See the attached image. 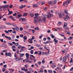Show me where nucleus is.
Wrapping results in <instances>:
<instances>
[{"label":"nucleus","mask_w":73,"mask_h":73,"mask_svg":"<svg viewBox=\"0 0 73 73\" xmlns=\"http://www.w3.org/2000/svg\"><path fill=\"white\" fill-rule=\"evenodd\" d=\"M35 17H34V19H35L34 20V22L35 23H37L38 22V21H37V18H38V14H37V13H35Z\"/></svg>","instance_id":"nucleus-1"},{"label":"nucleus","mask_w":73,"mask_h":73,"mask_svg":"<svg viewBox=\"0 0 73 73\" xmlns=\"http://www.w3.org/2000/svg\"><path fill=\"white\" fill-rule=\"evenodd\" d=\"M57 3V1L55 0L53 1H50L48 2V4L50 5H53L54 4H56Z\"/></svg>","instance_id":"nucleus-2"},{"label":"nucleus","mask_w":73,"mask_h":73,"mask_svg":"<svg viewBox=\"0 0 73 73\" xmlns=\"http://www.w3.org/2000/svg\"><path fill=\"white\" fill-rule=\"evenodd\" d=\"M71 2V0H67L66 2H64L63 4V5H68Z\"/></svg>","instance_id":"nucleus-3"},{"label":"nucleus","mask_w":73,"mask_h":73,"mask_svg":"<svg viewBox=\"0 0 73 73\" xmlns=\"http://www.w3.org/2000/svg\"><path fill=\"white\" fill-rule=\"evenodd\" d=\"M49 15L47 16V18L49 19H50L52 17H53V15L52 14H50L48 12Z\"/></svg>","instance_id":"nucleus-4"},{"label":"nucleus","mask_w":73,"mask_h":73,"mask_svg":"<svg viewBox=\"0 0 73 73\" xmlns=\"http://www.w3.org/2000/svg\"><path fill=\"white\" fill-rule=\"evenodd\" d=\"M37 20L39 23H42V19H41V18L39 17H38Z\"/></svg>","instance_id":"nucleus-5"},{"label":"nucleus","mask_w":73,"mask_h":73,"mask_svg":"<svg viewBox=\"0 0 73 73\" xmlns=\"http://www.w3.org/2000/svg\"><path fill=\"white\" fill-rule=\"evenodd\" d=\"M19 20L20 21H22V22H25L26 21L25 19V18H21Z\"/></svg>","instance_id":"nucleus-6"},{"label":"nucleus","mask_w":73,"mask_h":73,"mask_svg":"<svg viewBox=\"0 0 73 73\" xmlns=\"http://www.w3.org/2000/svg\"><path fill=\"white\" fill-rule=\"evenodd\" d=\"M66 17H65L64 18V20L65 21H67L68 20V18L69 19H70V17H69V16L68 15H66Z\"/></svg>","instance_id":"nucleus-7"},{"label":"nucleus","mask_w":73,"mask_h":73,"mask_svg":"<svg viewBox=\"0 0 73 73\" xmlns=\"http://www.w3.org/2000/svg\"><path fill=\"white\" fill-rule=\"evenodd\" d=\"M3 8V10H5L7 8L6 7H5V6H1V7H0V8Z\"/></svg>","instance_id":"nucleus-8"},{"label":"nucleus","mask_w":73,"mask_h":73,"mask_svg":"<svg viewBox=\"0 0 73 73\" xmlns=\"http://www.w3.org/2000/svg\"><path fill=\"white\" fill-rule=\"evenodd\" d=\"M54 42H55V44H56L58 42V41L57 40H56V38H54Z\"/></svg>","instance_id":"nucleus-9"},{"label":"nucleus","mask_w":73,"mask_h":73,"mask_svg":"<svg viewBox=\"0 0 73 73\" xmlns=\"http://www.w3.org/2000/svg\"><path fill=\"white\" fill-rule=\"evenodd\" d=\"M67 58L66 57V56H64L63 57V61L65 62V61H66V60H67Z\"/></svg>","instance_id":"nucleus-10"},{"label":"nucleus","mask_w":73,"mask_h":73,"mask_svg":"<svg viewBox=\"0 0 73 73\" xmlns=\"http://www.w3.org/2000/svg\"><path fill=\"white\" fill-rule=\"evenodd\" d=\"M42 20H43V21H44V23H46V18L45 17H44L42 18Z\"/></svg>","instance_id":"nucleus-11"},{"label":"nucleus","mask_w":73,"mask_h":73,"mask_svg":"<svg viewBox=\"0 0 73 73\" xmlns=\"http://www.w3.org/2000/svg\"><path fill=\"white\" fill-rule=\"evenodd\" d=\"M26 58H29V54L28 53H27L26 54Z\"/></svg>","instance_id":"nucleus-12"},{"label":"nucleus","mask_w":73,"mask_h":73,"mask_svg":"<svg viewBox=\"0 0 73 73\" xmlns=\"http://www.w3.org/2000/svg\"><path fill=\"white\" fill-rule=\"evenodd\" d=\"M54 67H56V66L54 65V64L53 63L52 64V68L53 69H54Z\"/></svg>","instance_id":"nucleus-13"},{"label":"nucleus","mask_w":73,"mask_h":73,"mask_svg":"<svg viewBox=\"0 0 73 73\" xmlns=\"http://www.w3.org/2000/svg\"><path fill=\"white\" fill-rule=\"evenodd\" d=\"M5 38H8V40H11V37H10V36L8 37L7 36H5Z\"/></svg>","instance_id":"nucleus-14"},{"label":"nucleus","mask_w":73,"mask_h":73,"mask_svg":"<svg viewBox=\"0 0 73 73\" xmlns=\"http://www.w3.org/2000/svg\"><path fill=\"white\" fill-rule=\"evenodd\" d=\"M15 59L16 61H19L20 60H22V59H19V58H15Z\"/></svg>","instance_id":"nucleus-15"},{"label":"nucleus","mask_w":73,"mask_h":73,"mask_svg":"<svg viewBox=\"0 0 73 73\" xmlns=\"http://www.w3.org/2000/svg\"><path fill=\"white\" fill-rule=\"evenodd\" d=\"M10 18L11 19V20H13L14 21H16L15 19H13V17H12V16H10Z\"/></svg>","instance_id":"nucleus-16"},{"label":"nucleus","mask_w":73,"mask_h":73,"mask_svg":"<svg viewBox=\"0 0 73 73\" xmlns=\"http://www.w3.org/2000/svg\"><path fill=\"white\" fill-rule=\"evenodd\" d=\"M8 56H10V57H12V54L11 52H8Z\"/></svg>","instance_id":"nucleus-17"},{"label":"nucleus","mask_w":73,"mask_h":73,"mask_svg":"<svg viewBox=\"0 0 73 73\" xmlns=\"http://www.w3.org/2000/svg\"><path fill=\"white\" fill-rule=\"evenodd\" d=\"M13 13V12L12 11H10L9 12V13H8V15H11Z\"/></svg>","instance_id":"nucleus-18"},{"label":"nucleus","mask_w":73,"mask_h":73,"mask_svg":"<svg viewBox=\"0 0 73 73\" xmlns=\"http://www.w3.org/2000/svg\"><path fill=\"white\" fill-rule=\"evenodd\" d=\"M46 52H47V53H46V54H49V52H50V51H49V50L46 49Z\"/></svg>","instance_id":"nucleus-19"},{"label":"nucleus","mask_w":73,"mask_h":73,"mask_svg":"<svg viewBox=\"0 0 73 73\" xmlns=\"http://www.w3.org/2000/svg\"><path fill=\"white\" fill-rule=\"evenodd\" d=\"M68 11L67 10H64V13L66 14H67V15H69V13H68Z\"/></svg>","instance_id":"nucleus-20"},{"label":"nucleus","mask_w":73,"mask_h":73,"mask_svg":"<svg viewBox=\"0 0 73 73\" xmlns=\"http://www.w3.org/2000/svg\"><path fill=\"white\" fill-rule=\"evenodd\" d=\"M51 42H52V41H50L49 40L46 42V44H49Z\"/></svg>","instance_id":"nucleus-21"},{"label":"nucleus","mask_w":73,"mask_h":73,"mask_svg":"<svg viewBox=\"0 0 73 73\" xmlns=\"http://www.w3.org/2000/svg\"><path fill=\"white\" fill-rule=\"evenodd\" d=\"M67 26V23H65L64 24V28H65V27H66Z\"/></svg>","instance_id":"nucleus-22"},{"label":"nucleus","mask_w":73,"mask_h":73,"mask_svg":"<svg viewBox=\"0 0 73 73\" xmlns=\"http://www.w3.org/2000/svg\"><path fill=\"white\" fill-rule=\"evenodd\" d=\"M62 53H65L66 52V50H62Z\"/></svg>","instance_id":"nucleus-23"},{"label":"nucleus","mask_w":73,"mask_h":73,"mask_svg":"<svg viewBox=\"0 0 73 73\" xmlns=\"http://www.w3.org/2000/svg\"><path fill=\"white\" fill-rule=\"evenodd\" d=\"M67 57H66L67 58V59H68L69 58V57H70V54H68V55H67Z\"/></svg>","instance_id":"nucleus-24"},{"label":"nucleus","mask_w":73,"mask_h":73,"mask_svg":"<svg viewBox=\"0 0 73 73\" xmlns=\"http://www.w3.org/2000/svg\"><path fill=\"white\" fill-rule=\"evenodd\" d=\"M33 7H34V8H37V7H38V6H37L36 5H33Z\"/></svg>","instance_id":"nucleus-25"},{"label":"nucleus","mask_w":73,"mask_h":73,"mask_svg":"<svg viewBox=\"0 0 73 73\" xmlns=\"http://www.w3.org/2000/svg\"><path fill=\"white\" fill-rule=\"evenodd\" d=\"M30 15L32 17H34V14L33 13L30 14Z\"/></svg>","instance_id":"nucleus-26"},{"label":"nucleus","mask_w":73,"mask_h":73,"mask_svg":"<svg viewBox=\"0 0 73 73\" xmlns=\"http://www.w3.org/2000/svg\"><path fill=\"white\" fill-rule=\"evenodd\" d=\"M48 72L49 73H52V70H48Z\"/></svg>","instance_id":"nucleus-27"},{"label":"nucleus","mask_w":73,"mask_h":73,"mask_svg":"<svg viewBox=\"0 0 73 73\" xmlns=\"http://www.w3.org/2000/svg\"><path fill=\"white\" fill-rule=\"evenodd\" d=\"M15 29H16V30H17V32H18V31L19 30V27H16L15 28Z\"/></svg>","instance_id":"nucleus-28"},{"label":"nucleus","mask_w":73,"mask_h":73,"mask_svg":"<svg viewBox=\"0 0 73 73\" xmlns=\"http://www.w3.org/2000/svg\"><path fill=\"white\" fill-rule=\"evenodd\" d=\"M23 38L25 40H27V36H24L23 37Z\"/></svg>","instance_id":"nucleus-29"},{"label":"nucleus","mask_w":73,"mask_h":73,"mask_svg":"<svg viewBox=\"0 0 73 73\" xmlns=\"http://www.w3.org/2000/svg\"><path fill=\"white\" fill-rule=\"evenodd\" d=\"M51 36L52 38H54V36L53 35V34H51L50 35Z\"/></svg>","instance_id":"nucleus-30"},{"label":"nucleus","mask_w":73,"mask_h":73,"mask_svg":"<svg viewBox=\"0 0 73 73\" xmlns=\"http://www.w3.org/2000/svg\"><path fill=\"white\" fill-rule=\"evenodd\" d=\"M44 72V70H40L39 71H38V73H40V72Z\"/></svg>","instance_id":"nucleus-31"},{"label":"nucleus","mask_w":73,"mask_h":73,"mask_svg":"<svg viewBox=\"0 0 73 73\" xmlns=\"http://www.w3.org/2000/svg\"><path fill=\"white\" fill-rule=\"evenodd\" d=\"M23 56H24V54H20V57H23Z\"/></svg>","instance_id":"nucleus-32"},{"label":"nucleus","mask_w":73,"mask_h":73,"mask_svg":"<svg viewBox=\"0 0 73 73\" xmlns=\"http://www.w3.org/2000/svg\"><path fill=\"white\" fill-rule=\"evenodd\" d=\"M35 37H34V36H33L32 37V38L31 39H30V40H34V39H35Z\"/></svg>","instance_id":"nucleus-33"},{"label":"nucleus","mask_w":73,"mask_h":73,"mask_svg":"<svg viewBox=\"0 0 73 73\" xmlns=\"http://www.w3.org/2000/svg\"><path fill=\"white\" fill-rule=\"evenodd\" d=\"M33 50H32L30 51V53L31 54H33Z\"/></svg>","instance_id":"nucleus-34"},{"label":"nucleus","mask_w":73,"mask_h":73,"mask_svg":"<svg viewBox=\"0 0 73 73\" xmlns=\"http://www.w3.org/2000/svg\"><path fill=\"white\" fill-rule=\"evenodd\" d=\"M58 66H60V67H62V64H58Z\"/></svg>","instance_id":"nucleus-35"},{"label":"nucleus","mask_w":73,"mask_h":73,"mask_svg":"<svg viewBox=\"0 0 73 73\" xmlns=\"http://www.w3.org/2000/svg\"><path fill=\"white\" fill-rule=\"evenodd\" d=\"M57 70H61V68H59V67H57L56 68Z\"/></svg>","instance_id":"nucleus-36"},{"label":"nucleus","mask_w":73,"mask_h":73,"mask_svg":"<svg viewBox=\"0 0 73 73\" xmlns=\"http://www.w3.org/2000/svg\"><path fill=\"white\" fill-rule=\"evenodd\" d=\"M5 7L7 8H9V5H5Z\"/></svg>","instance_id":"nucleus-37"},{"label":"nucleus","mask_w":73,"mask_h":73,"mask_svg":"<svg viewBox=\"0 0 73 73\" xmlns=\"http://www.w3.org/2000/svg\"><path fill=\"white\" fill-rule=\"evenodd\" d=\"M8 44L9 45H11V46H12V45H13V44L10 42H9Z\"/></svg>","instance_id":"nucleus-38"},{"label":"nucleus","mask_w":73,"mask_h":73,"mask_svg":"<svg viewBox=\"0 0 73 73\" xmlns=\"http://www.w3.org/2000/svg\"><path fill=\"white\" fill-rule=\"evenodd\" d=\"M24 50L23 49H21L20 50V52H24Z\"/></svg>","instance_id":"nucleus-39"},{"label":"nucleus","mask_w":73,"mask_h":73,"mask_svg":"<svg viewBox=\"0 0 73 73\" xmlns=\"http://www.w3.org/2000/svg\"><path fill=\"white\" fill-rule=\"evenodd\" d=\"M25 60V62H28V61H29L28 60V58L26 59Z\"/></svg>","instance_id":"nucleus-40"},{"label":"nucleus","mask_w":73,"mask_h":73,"mask_svg":"<svg viewBox=\"0 0 73 73\" xmlns=\"http://www.w3.org/2000/svg\"><path fill=\"white\" fill-rule=\"evenodd\" d=\"M61 22H59L58 24V26H59V25H61Z\"/></svg>","instance_id":"nucleus-41"},{"label":"nucleus","mask_w":73,"mask_h":73,"mask_svg":"<svg viewBox=\"0 0 73 73\" xmlns=\"http://www.w3.org/2000/svg\"><path fill=\"white\" fill-rule=\"evenodd\" d=\"M44 4H45V2L44 1H42V5H44Z\"/></svg>","instance_id":"nucleus-42"},{"label":"nucleus","mask_w":73,"mask_h":73,"mask_svg":"<svg viewBox=\"0 0 73 73\" xmlns=\"http://www.w3.org/2000/svg\"><path fill=\"white\" fill-rule=\"evenodd\" d=\"M43 36V35H41V36H39V38L40 39H41V38H42V37Z\"/></svg>","instance_id":"nucleus-43"},{"label":"nucleus","mask_w":73,"mask_h":73,"mask_svg":"<svg viewBox=\"0 0 73 73\" xmlns=\"http://www.w3.org/2000/svg\"><path fill=\"white\" fill-rule=\"evenodd\" d=\"M73 59L72 58H71V60H70V63H72V62H73Z\"/></svg>","instance_id":"nucleus-44"},{"label":"nucleus","mask_w":73,"mask_h":73,"mask_svg":"<svg viewBox=\"0 0 73 73\" xmlns=\"http://www.w3.org/2000/svg\"><path fill=\"white\" fill-rule=\"evenodd\" d=\"M27 13H26L23 14V16H27Z\"/></svg>","instance_id":"nucleus-45"},{"label":"nucleus","mask_w":73,"mask_h":73,"mask_svg":"<svg viewBox=\"0 0 73 73\" xmlns=\"http://www.w3.org/2000/svg\"><path fill=\"white\" fill-rule=\"evenodd\" d=\"M38 29H39V28H38L36 27L35 29V31H37V30H38Z\"/></svg>","instance_id":"nucleus-46"},{"label":"nucleus","mask_w":73,"mask_h":73,"mask_svg":"<svg viewBox=\"0 0 73 73\" xmlns=\"http://www.w3.org/2000/svg\"><path fill=\"white\" fill-rule=\"evenodd\" d=\"M2 71L3 72H5V68H3L2 69Z\"/></svg>","instance_id":"nucleus-47"},{"label":"nucleus","mask_w":73,"mask_h":73,"mask_svg":"<svg viewBox=\"0 0 73 73\" xmlns=\"http://www.w3.org/2000/svg\"><path fill=\"white\" fill-rule=\"evenodd\" d=\"M27 62L29 63H32L33 62L31 60H29L28 61H27Z\"/></svg>","instance_id":"nucleus-48"},{"label":"nucleus","mask_w":73,"mask_h":73,"mask_svg":"<svg viewBox=\"0 0 73 73\" xmlns=\"http://www.w3.org/2000/svg\"><path fill=\"white\" fill-rule=\"evenodd\" d=\"M38 64H39V65H41V62H38Z\"/></svg>","instance_id":"nucleus-49"},{"label":"nucleus","mask_w":73,"mask_h":73,"mask_svg":"<svg viewBox=\"0 0 73 73\" xmlns=\"http://www.w3.org/2000/svg\"><path fill=\"white\" fill-rule=\"evenodd\" d=\"M8 52H6L5 54V55L6 56H8Z\"/></svg>","instance_id":"nucleus-50"},{"label":"nucleus","mask_w":73,"mask_h":73,"mask_svg":"<svg viewBox=\"0 0 73 73\" xmlns=\"http://www.w3.org/2000/svg\"><path fill=\"white\" fill-rule=\"evenodd\" d=\"M12 25L13 26V27H15L16 26V24H14V23H12Z\"/></svg>","instance_id":"nucleus-51"},{"label":"nucleus","mask_w":73,"mask_h":73,"mask_svg":"<svg viewBox=\"0 0 73 73\" xmlns=\"http://www.w3.org/2000/svg\"><path fill=\"white\" fill-rule=\"evenodd\" d=\"M30 57H34V58H36V57H35V56L32 55H30Z\"/></svg>","instance_id":"nucleus-52"},{"label":"nucleus","mask_w":73,"mask_h":73,"mask_svg":"<svg viewBox=\"0 0 73 73\" xmlns=\"http://www.w3.org/2000/svg\"><path fill=\"white\" fill-rule=\"evenodd\" d=\"M15 45H16V46H18V45H19V43H15Z\"/></svg>","instance_id":"nucleus-53"},{"label":"nucleus","mask_w":73,"mask_h":73,"mask_svg":"<svg viewBox=\"0 0 73 73\" xmlns=\"http://www.w3.org/2000/svg\"><path fill=\"white\" fill-rule=\"evenodd\" d=\"M2 52H7V50H3Z\"/></svg>","instance_id":"nucleus-54"},{"label":"nucleus","mask_w":73,"mask_h":73,"mask_svg":"<svg viewBox=\"0 0 73 73\" xmlns=\"http://www.w3.org/2000/svg\"><path fill=\"white\" fill-rule=\"evenodd\" d=\"M12 70V72H13V71H14V69H9V70Z\"/></svg>","instance_id":"nucleus-55"},{"label":"nucleus","mask_w":73,"mask_h":73,"mask_svg":"<svg viewBox=\"0 0 73 73\" xmlns=\"http://www.w3.org/2000/svg\"><path fill=\"white\" fill-rule=\"evenodd\" d=\"M71 58L73 59V53L72 54Z\"/></svg>","instance_id":"nucleus-56"},{"label":"nucleus","mask_w":73,"mask_h":73,"mask_svg":"<svg viewBox=\"0 0 73 73\" xmlns=\"http://www.w3.org/2000/svg\"><path fill=\"white\" fill-rule=\"evenodd\" d=\"M23 28H20V31H23Z\"/></svg>","instance_id":"nucleus-57"},{"label":"nucleus","mask_w":73,"mask_h":73,"mask_svg":"<svg viewBox=\"0 0 73 73\" xmlns=\"http://www.w3.org/2000/svg\"><path fill=\"white\" fill-rule=\"evenodd\" d=\"M8 32H12V30H8Z\"/></svg>","instance_id":"nucleus-58"},{"label":"nucleus","mask_w":73,"mask_h":73,"mask_svg":"<svg viewBox=\"0 0 73 73\" xmlns=\"http://www.w3.org/2000/svg\"><path fill=\"white\" fill-rule=\"evenodd\" d=\"M21 16H22L21 14L19 15H18V17H19V18L21 17Z\"/></svg>","instance_id":"nucleus-59"},{"label":"nucleus","mask_w":73,"mask_h":73,"mask_svg":"<svg viewBox=\"0 0 73 73\" xmlns=\"http://www.w3.org/2000/svg\"><path fill=\"white\" fill-rule=\"evenodd\" d=\"M9 7L10 8H12V7H13V5H11L9 6Z\"/></svg>","instance_id":"nucleus-60"},{"label":"nucleus","mask_w":73,"mask_h":73,"mask_svg":"<svg viewBox=\"0 0 73 73\" xmlns=\"http://www.w3.org/2000/svg\"><path fill=\"white\" fill-rule=\"evenodd\" d=\"M41 54H42L41 52L40 51L38 53V54H39V55H41Z\"/></svg>","instance_id":"nucleus-61"},{"label":"nucleus","mask_w":73,"mask_h":73,"mask_svg":"<svg viewBox=\"0 0 73 73\" xmlns=\"http://www.w3.org/2000/svg\"><path fill=\"white\" fill-rule=\"evenodd\" d=\"M23 36H24V35H20V37H23Z\"/></svg>","instance_id":"nucleus-62"},{"label":"nucleus","mask_w":73,"mask_h":73,"mask_svg":"<svg viewBox=\"0 0 73 73\" xmlns=\"http://www.w3.org/2000/svg\"><path fill=\"white\" fill-rule=\"evenodd\" d=\"M21 69L22 70H23V71H24V70H25V68H21Z\"/></svg>","instance_id":"nucleus-63"},{"label":"nucleus","mask_w":73,"mask_h":73,"mask_svg":"<svg viewBox=\"0 0 73 73\" xmlns=\"http://www.w3.org/2000/svg\"><path fill=\"white\" fill-rule=\"evenodd\" d=\"M73 70V67H72L71 68H70V71H72V70Z\"/></svg>","instance_id":"nucleus-64"}]
</instances>
